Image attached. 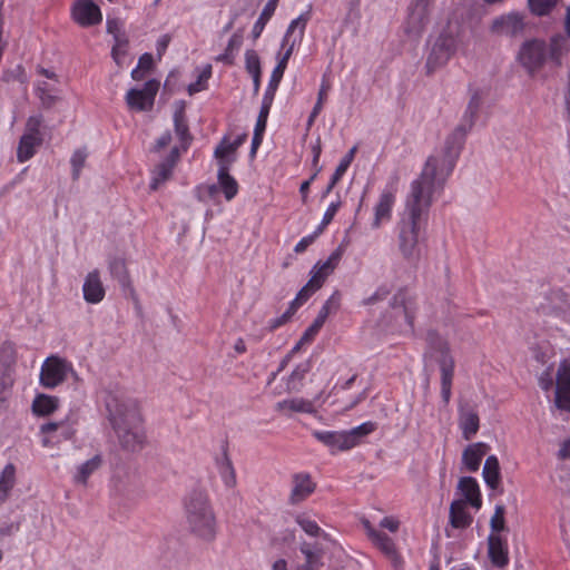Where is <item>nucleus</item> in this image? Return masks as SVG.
<instances>
[{
	"label": "nucleus",
	"mask_w": 570,
	"mask_h": 570,
	"mask_svg": "<svg viewBox=\"0 0 570 570\" xmlns=\"http://www.w3.org/2000/svg\"><path fill=\"white\" fill-rule=\"evenodd\" d=\"M556 406L566 412H570V357L560 362L556 374Z\"/></svg>",
	"instance_id": "4468645a"
},
{
	"label": "nucleus",
	"mask_w": 570,
	"mask_h": 570,
	"mask_svg": "<svg viewBox=\"0 0 570 570\" xmlns=\"http://www.w3.org/2000/svg\"><path fill=\"white\" fill-rule=\"evenodd\" d=\"M236 150L237 149L230 144V140L224 137L214 151L218 168L225 166L226 169H229L232 164L236 160Z\"/></svg>",
	"instance_id": "2f4dec72"
},
{
	"label": "nucleus",
	"mask_w": 570,
	"mask_h": 570,
	"mask_svg": "<svg viewBox=\"0 0 570 570\" xmlns=\"http://www.w3.org/2000/svg\"><path fill=\"white\" fill-rule=\"evenodd\" d=\"M341 206H342V202L340 198L335 202H332L328 205V207L326 208V210L323 215L321 225L317 228L318 233H322V230L333 220L334 216L336 215V213L338 212Z\"/></svg>",
	"instance_id": "4d7b16f0"
},
{
	"label": "nucleus",
	"mask_w": 570,
	"mask_h": 570,
	"mask_svg": "<svg viewBox=\"0 0 570 570\" xmlns=\"http://www.w3.org/2000/svg\"><path fill=\"white\" fill-rule=\"evenodd\" d=\"M341 305V294L338 291H335L324 303V305L320 309V314L325 318L328 317L331 313H335L338 311Z\"/></svg>",
	"instance_id": "603ef678"
},
{
	"label": "nucleus",
	"mask_w": 570,
	"mask_h": 570,
	"mask_svg": "<svg viewBox=\"0 0 570 570\" xmlns=\"http://www.w3.org/2000/svg\"><path fill=\"white\" fill-rule=\"evenodd\" d=\"M42 124V117L40 115L37 116H30L26 124V135H31L33 137H41L40 136V126Z\"/></svg>",
	"instance_id": "bf43d9fd"
},
{
	"label": "nucleus",
	"mask_w": 570,
	"mask_h": 570,
	"mask_svg": "<svg viewBox=\"0 0 570 570\" xmlns=\"http://www.w3.org/2000/svg\"><path fill=\"white\" fill-rule=\"evenodd\" d=\"M525 28V16L513 10L492 18L488 32L493 38L513 40L523 36Z\"/></svg>",
	"instance_id": "6e6552de"
},
{
	"label": "nucleus",
	"mask_w": 570,
	"mask_h": 570,
	"mask_svg": "<svg viewBox=\"0 0 570 570\" xmlns=\"http://www.w3.org/2000/svg\"><path fill=\"white\" fill-rule=\"evenodd\" d=\"M479 111L466 106L461 122L446 136L441 148L426 159L424 166L431 167L440 179H448L463 148L468 132L472 129Z\"/></svg>",
	"instance_id": "20e7f679"
},
{
	"label": "nucleus",
	"mask_w": 570,
	"mask_h": 570,
	"mask_svg": "<svg viewBox=\"0 0 570 570\" xmlns=\"http://www.w3.org/2000/svg\"><path fill=\"white\" fill-rule=\"evenodd\" d=\"M180 156L179 147L175 146L170 149L169 155L157 165L155 170L153 171V177L150 181V188L156 190L161 184L168 180L171 176L173 169Z\"/></svg>",
	"instance_id": "412c9836"
},
{
	"label": "nucleus",
	"mask_w": 570,
	"mask_h": 570,
	"mask_svg": "<svg viewBox=\"0 0 570 570\" xmlns=\"http://www.w3.org/2000/svg\"><path fill=\"white\" fill-rule=\"evenodd\" d=\"M318 230L315 232L314 234L312 235H307L305 237H303L294 247V252L297 253V254H301L303 252H305L307 249L308 246H311L315 238L317 237L318 235Z\"/></svg>",
	"instance_id": "69168bd1"
},
{
	"label": "nucleus",
	"mask_w": 570,
	"mask_h": 570,
	"mask_svg": "<svg viewBox=\"0 0 570 570\" xmlns=\"http://www.w3.org/2000/svg\"><path fill=\"white\" fill-rule=\"evenodd\" d=\"M283 49L285 51H284L283 56L278 59V62H277L276 67L274 68V70H278L279 72H282L284 75L285 69L287 67V62L294 51V48L285 47Z\"/></svg>",
	"instance_id": "338daca9"
},
{
	"label": "nucleus",
	"mask_w": 570,
	"mask_h": 570,
	"mask_svg": "<svg viewBox=\"0 0 570 570\" xmlns=\"http://www.w3.org/2000/svg\"><path fill=\"white\" fill-rule=\"evenodd\" d=\"M445 181L429 165L411 183L404 210L395 227L397 249L403 259L411 263L420 261L426 238L430 207Z\"/></svg>",
	"instance_id": "f257e3e1"
},
{
	"label": "nucleus",
	"mask_w": 570,
	"mask_h": 570,
	"mask_svg": "<svg viewBox=\"0 0 570 570\" xmlns=\"http://www.w3.org/2000/svg\"><path fill=\"white\" fill-rule=\"evenodd\" d=\"M539 386L546 392L550 391L553 386L556 387V381L549 368L540 375Z\"/></svg>",
	"instance_id": "e2e57ef3"
},
{
	"label": "nucleus",
	"mask_w": 570,
	"mask_h": 570,
	"mask_svg": "<svg viewBox=\"0 0 570 570\" xmlns=\"http://www.w3.org/2000/svg\"><path fill=\"white\" fill-rule=\"evenodd\" d=\"M432 3L423 0H413L407 9L404 21V31L409 36H420L429 23L430 9Z\"/></svg>",
	"instance_id": "f8f14e48"
},
{
	"label": "nucleus",
	"mask_w": 570,
	"mask_h": 570,
	"mask_svg": "<svg viewBox=\"0 0 570 570\" xmlns=\"http://www.w3.org/2000/svg\"><path fill=\"white\" fill-rule=\"evenodd\" d=\"M390 294V289L386 286H380L376 291L370 295L368 297L363 299V305H374L381 301H384Z\"/></svg>",
	"instance_id": "13d9d810"
},
{
	"label": "nucleus",
	"mask_w": 570,
	"mask_h": 570,
	"mask_svg": "<svg viewBox=\"0 0 570 570\" xmlns=\"http://www.w3.org/2000/svg\"><path fill=\"white\" fill-rule=\"evenodd\" d=\"M441 355L438 360L440 367L441 397L444 404L450 402L452 395V382L454 376V360L450 354V348L445 342L440 344Z\"/></svg>",
	"instance_id": "ddd939ff"
},
{
	"label": "nucleus",
	"mask_w": 570,
	"mask_h": 570,
	"mask_svg": "<svg viewBox=\"0 0 570 570\" xmlns=\"http://www.w3.org/2000/svg\"><path fill=\"white\" fill-rule=\"evenodd\" d=\"M311 18L312 6L309 4L306 11L302 12L297 18L293 19L289 22L286 32L282 39V48H295L296 45L302 42L305 35L306 26Z\"/></svg>",
	"instance_id": "f3484780"
},
{
	"label": "nucleus",
	"mask_w": 570,
	"mask_h": 570,
	"mask_svg": "<svg viewBox=\"0 0 570 570\" xmlns=\"http://www.w3.org/2000/svg\"><path fill=\"white\" fill-rule=\"evenodd\" d=\"M488 556L491 563L501 569L509 563L508 541L501 534L490 533L488 537Z\"/></svg>",
	"instance_id": "a211bd4d"
},
{
	"label": "nucleus",
	"mask_w": 570,
	"mask_h": 570,
	"mask_svg": "<svg viewBox=\"0 0 570 570\" xmlns=\"http://www.w3.org/2000/svg\"><path fill=\"white\" fill-rule=\"evenodd\" d=\"M243 45V36L240 33H234L225 49V51L219 55L216 60L219 62H224L226 65H232L234 62L235 56L238 52Z\"/></svg>",
	"instance_id": "79ce46f5"
},
{
	"label": "nucleus",
	"mask_w": 570,
	"mask_h": 570,
	"mask_svg": "<svg viewBox=\"0 0 570 570\" xmlns=\"http://www.w3.org/2000/svg\"><path fill=\"white\" fill-rule=\"evenodd\" d=\"M16 364V348L12 343H3L0 347V379H13Z\"/></svg>",
	"instance_id": "c756f323"
},
{
	"label": "nucleus",
	"mask_w": 570,
	"mask_h": 570,
	"mask_svg": "<svg viewBox=\"0 0 570 570\" xmlns=\"http://www.w3.org/2000/svg\"><path fill=\"white\" fill-rule=\"evenodd\" d=\"M41 137H33L31 135L23 134L20 138L17 158L19 163H24L33 157L36 148L41 145Z\"/></svg>",
	"instance_id": "f704fd0d"
},
{
	"label": "nucleus",
	"mask_w": 570,
	"mask_h": 570,
	"mask_svg": "<svg viewBox=\"0 0 570 570\" xmlns=\"http://www.w3.org/2000/svg\"><path fill=\"white\" fill-rule=\"evenodd\" d=\"M36 92H37L38 98L41 101V105L45 108L52 107L56 104V101L58 100V97L50 92L46 82L39 83L36 89Z\"/></svg>",
	"instance_id": "864d4df0"
},
{
	"label": "nucleus",
	"mask_w": 570,
	"mask_h": 570,
	"mask_svg": "<svg viewBox=\"0 0 570 570\" xmlns=\"http://www.w3.org/2000/svg\"><path fill=\"white\" fill-rule=\"evenodd\" d=\"M159 83L156 80H149L142 89H130L126 95V102L130 109L144 111L153 107Z\"/></svg>",
	"instance_id": "2eb2a0df"
},
{
	"label": "nucleus",
	"mask_w": 570,
	"mask_h": 570,
	"mask_svg": "<svg viewBox=\"0 0 570 570\" xmlns=\"http://www.w3.org/2000/svg\"><path fill=\"white\" fill-rule=\"evenodd\" d=\"M459 428L462 431V438L471 440L479 431L480 419L478 412L470 406L459 409Z\"/></svg>",
	"instance_id": "b1692460"
},
{
	"label": "nucleus",
	"mask_w": 570,
	"mask_h": 570,
	"mask_svg": "<svg viewBox=\"0 0 570 570\" xmlns=\"http://www.w3.org/2000/svg\"><path fill=\"white\" fill-rule=\"evenodd\" d=\"M558 0H528L529 8L535 16L548 14L557 4Z\"/></svg>",
	"instance_id": "3c124183"
},
{
	"label": "nucleus",
	"mask_w": 570,
	"mask_h": 570,
	"mask_svg": "<svg viewBox=\"0 0 570 570\" xmlns=\"http://www.w3.org/2000/svg\"><path fill=\"white\" fill-rule=\"evenodd\" d=\"M322 286H320L315 281L309 278L307 284L301 288L297 293L296 297L291 302L289 307L293 308L294 312L297 311L299 306H302L307 299Z\"/></svg>",
	"instance_id": "a18cd8bd"
},
{
	"label": "nucleus",
	"mask_w": 570,
	"mask_h": 570,
	"mask_svg": "<svg viewBox=\"0 0 570 570\" xmlns=\"http://www.w3.org/2000/svg\"><path fill=\"white\" fill-rule=\"evenodd\" d=\"M187 531L203 542H213L218 533L216 513L205 491H193L184 500Z\"/></svg>",
	"instance_id": "39448f33"
},
{
	"label": "nucleus",
	"mask_w": 570,
	"mask_h": 570,
	"mask_svg": "<svg viewBox=\"0 0 570 570\" xmlns=\"http://www.w3.org/2000/svg\"><path fill=\"white\" fill-rule=\"evenodd\" d=\"M271 107L272 106L262 104L259 115L256 120L255 129L265 131Z\"/></svg>",
	"instance_id": "0e129e2a"
},
{
	"label": "nucleus",
	"mask_w": 570,
	"mask_h": 570,
	"mask_svg": "<svg viewBox=\"0 0 570 570\" xmlns=\"http://www.w3.org/2000/svg\"><path fill=\"white\" fill-rule=\"evenodd\" d=\"M458 39L455 32L450 29L441 31L431 42L425 67L428 72H433L444 66L456 50Z\"/></svg>",
	"instance_id": "1a4fd4ad"
},
{
	"label": "nucleus",
	"mask_w": 570,
	"mask_h": 570,
	"mask_svg": "<svg viewBox=\"0 0 570 570\" xmlns=\"http://www.w3.org/2000/svg\"><path fill=\"white\" fill-rule=\"evenodd\" d=\"M479 111L466 106L461 122L446 136L441 148L426 159L424 166L431 167L440 179H448L463 148L468 132L472 129Z\"/></svg>",
	"instance_id": "7ed1b4c3"
},
{
	"label": "nucleus",
	"mask_w": 570,
	"mask_h": 570,
	"mask_svg": "<svg viewBox=\"0 0 570 570\" xmlns=\"http://www.w3.org/2000/svg\"><path fill=\"white\" fill-rule=\"evenodd\" d=\"M16 483V466L8 463L0 473V504L9 497Z\"/></svg>",
	"instance_id": "58836bf2"
},
{
	"label": "nucleus",
	"mask_w": 570,
	"mask_h": 570,
	"mask_svg": "<svg viewBox=\"0 0 570 570\" xmlns=\"http://www.w3.org/2000/svg\"><path fill=\"white\" fill-rule=\"evenodd\" d=\"M295 522L309 537L328 540L330 535L318 525L316 520L308 513L296 514Z\"/></svg>",
	"instance_id": "c85d7f7f"
},
{
	"label": "nucleus",
	"mask_w": 570,
	"mask_h": 570,
	"mask_svg": "<svg viewBox=\"0 0 570 570\" xmlns=\"http://www.w3.org/2000/svg\"><path fill=\"white\" fill-rule=\"evenodd\" d=\"M343 256L342 247H337L324 262H318L311 271V278L323 286L326 278L335 271Z\"/></svg>",
	"instance_id": "4be33fe9"
},
{
	"label": "nucleus",
	"mask_w": 570,
	"mask_h": 570,
	"mask_svg": "<svg viewBox=\"0 0 570 570\" xmlns=\"http://www.w3.org/2000/svg\"><path fill=\"white\" fill-rule=\"evenodd\" d=\"M372 542L390 559L395 569L403 566V559L396 550L394 541L385 533L379 532Z\"/></svg>",
	"instance_id": "bb28decb"
},
{
	"label": "nucleus",
	"mask_w": 570,
	"mask_h": 570,
	"mask_svg": "<svg viewBox=\"0 0 570 570\" xmlns=\"http://www.w3.org/2000/svg\"><path fill=\"white\" fill-rule=\"evenodd\" d=\"M86 159H87V153L82 149H78L72 154V156L70 158V164L72 167V178L73 179L79 178L80 171H81L82 167L85 166Z\"/></svg>",
	"instance_id": "5fc2aeb1"
},
{
	"label": "nucleus",
	"mask_w": 570,
	"mask_h": 570,
	"mask_svg": "<svg viewBox=\"0 0 570 570\" xmlns=\"http://www.w3.org/2000/svg\"><path fill=\"white\" fill-rule=\"evenodd\" d=\"M72 17L82 27L98 24L102 20L101 11L94 0H78L72 7Z\"/></svg>",
	"instance_id": "dca6fc26"
},
{
	"label": "nucleus",
	"mask_w": 570,
	"mask_h": 570,
	"mask_svg": "<svg viewBox=\"0 0 570 570\" xmlns=\"http://www.w3.org/2000/svg\"><path fill=\"white\" fill-rule=\"evenodd\" d=\"M450 523L456 529H465L472 523V517L466 510L465 501L455 500L451 503Z\"/></svg>",
	"instance_id": "cd10ccee"
},
{
	"label": "nucleus",
	"mask_w": 570,
	"mask_h": 570,
	"mask_svg": "<svg viewBox=\"0 0 570 570\" xmlns=\"http://www.w3.org/2000/svg\"><path fill=\"white\" fill-rule=\"evenodd\" d=\"M491 533L501 534L507 529L505 525V508L502 504H497L494 513L490 519Z\"/></svg>",
	"instance_id": "09e8293b"
},
{
	"label": "nucleus",
	"mask_w": 570,
	"mask_h": 570,
	"mask_svg": "<svg viewBox=\"0 0 570 570\" xmlns=\"http://www.w3.org/2000/svg\"><path fill=\"white\" fill-rule=\"evenodd\" d=\"M108 419L124 448L136 451L145 442L142 419L135 400L109 394L106 399Z\"/></svg>",
	"instance_id": "f03ea898"
},
{
	"label": "nucleus",
	"mask_w": 570,
	"mask_h": 570,
	"mask_svg": "<svg viewBox=\"0 0 570 570\" xmlns=\"http://www.w3.org/2000/svg\"><path fill=\"white\" fill-rule=\"evenodd\" d=\"M276 410L284 414L292 412L312 413L314 411V404L303 397H293L277 402Z\"/></svg>",
	"instance_id": "7c9ffc66"
},
{
	"label": "nucleus",
	"mask_w": 570,
	"mask_h": 570,
	"mask_svg": "<svg viewBox=\"0 0 570 570\" xmlns=\"http://www.w3.org/2000/svg\"><path fill=\"white\" fill-rule=\"evenodd\" d=\"M174 127L175 134L180 141L179 149L186 150L191 140V137L189 135L188 125L185 118V111L183 107L176 110L174 114Z\"/></svg>",
	"instance_id": "4c0bfd02"
},
{
	"label": "nucleus",
	"mask_w": 570,
	"mask_h": 570,
	"mask_svg": "<svg viewBox=\"0 0 570 570\" xmlns=\"http://www.w3.org/2000/svg\"><path fill=\"white\" fill-rule=\"evenodd\" d=\"M62 429V435L66 438V439H69L71 436V432L69 431V428H66L65 424L62 422H49V423H46V424H42L40 430L42 433H47V434H50L55 431H58Z\"/></svg>",
	"instance_id": "680f3d73"
},
{
	"label": "nucleus",
	"mask_w": 570,
	"mask_h": 570,
	"mask_svg": "<svg viewBox=\"0 0 570 570\" xmlns=\"http://www.w3.org/2000/svg\"><path fill=\"white\" fill-rule=\"evenodd\" d=\"M482 475L485 484L490 489L495 490L499 487L501 475L499 460L495 455H490L487 458L483 465Z\"/></svg>",
	"instance_id": "72a5a7b5"
},
{
	"label": "nucleus",
	"mask_w": 570,
	"mask_h": 570,
	"mask_svg": "<svg viewBox=\"0 0 570 570\" xmlns=\"http://www.w3.org/2000/svg\"><path fill=\"white\" fill-rule=\"evenodd\" d=\"M458 489L463 497L465 504L479 510L482 505L480 488L476 480L472 476H463L459 480Z\"/></svg>",
	"instance_id": "393cba45"
},
{
	"label": "nucleus",
	"mask_w": 570,
	"mask_h": 570,
	"mask_svg": "<svg viewBox=\"0 0 570 570\" xmlns=\"http://www.w3.org/2000/svg\"><path fill=\"white\" fill-rule=\"evenodd\" d=\"M311 368L312 365L308 360L299 363L288 376L287 390L297 391L301 387L304 377L311 371Z\"/></svg>",
	"instance_id": "37998d69"
},
{
	"label": "nucleus",
	"mask_w": 570,
	"mask_h": 570,
	"mask_svg": "<svg viewBox=\"0 0 570 570\" xmlns=\"http://www.w3.org/2000/svg\"><path fill=\"white\" fill-rule=\"evenodd\" d=\"M58 402L56 396L39 394L32 402V411L37 415H49L57 410Z\"/></svg>",
	"instance_id": "ea45409f"
},
{
	"label": "nucleus",
	"mask_w": 570,
	"mask_h": 570,
	"mask_svg": "<svg viewBox=\"0 0 570 570\" xmlns=\"http://www.w3.org/2000/svg\"><path fill=\"white\" fill-rule=\"evenodd\" d=\"M217 181L219 189L224 193L225 199L230 202L238 193V184L234 177L229 175V169L225 166L217 170Z\"/></svg>",
	"instance_id": "473e14b6"
},
{
	"label": "nucleus",
	"mask_w": 570,
	"mask_h": 570,
	"mask_svg": "<svg viewBox=\"0 0 570 570\" xmlns=\"http://www.w3.org/2000/svg\"><path fill=\"white\" fill-rule=\"evenodd\" d=\"M380 527L391 532H396L400 528V521L394 517H385L381 520Z\"/></svg>",
	"instance_id": "774afa93"
},
{
	"label": "nucleus",
	"mask_w": 570,
	"mask_h": 570,
	"mask_svg": "<svg viewBox=\"0 0 570 570\" xmlns=\"http://www.w3.org/2000/svg\"><path fill=\"white\" fill-rule=\"evenodd\" d=\"M128 40L125 35H116L115 43L111 49V56L118 66H121L124 58L127 55Z\"/></svg>",
	"instance_id": "8fccbe9b"
},
{
	"label": "nucleus",
	"mask_w": 570,
	"mask_h": 570,
	"mask_svg": "<svg viewBox=\"0 0 570 570\" xmlns=\"http://www.w3.org/2000/svg\"><path fill=\"white\" fill-rule=\"evenodd\" d=\"M82 294L83 299L89 304H98L105 298L106 289L98 269H94L86 275Z\"/></svg>",
	"instance_id": "aec40b11"
},
{
	"label": "nucleus",
	"mask_w": 570,
	"mask_h": 570,
	"mask_svg": "<svg viewBox=\"0 0 570 570\" xmlns=\"http://www.w3.org/2000/svg\"><path fill=\"white\" fill-rule=\"evenodd\" d=\"M245 68L249 75L262 72L259 57L253 49L245 52Z\"/></svg>",
	"instance_id": "6e6d98bb"
},
{
	"label": "nucleus",
	"mask_w": 570,
	"mask_h": 570,
	"mask_svg": "<svg viewBox=\"0 0 570 570\" xmlns=\"http://www.w3.org/2000/svg\"><path fill=\"white\" fill-rule=\"evenodd\" d=\"M219 474L226 487L234 488L236 485V473L230 460L226 455L219 462Z\"/></svg>",
	"instance_id": "de8ad7c7"
},
{
	"label": "nucleus",
	"mask_w": 570,
	"mask_h": 570,
	"mask_svg": "<svg viewBox=\"0 0 570 570\" xmlns=\"http://www.w3.org/2000/svg\"><path fill=\"white\" fill-rule=\"evenodd\" d=\"M72 379L76 383L81 380L68 360L59 355L48 356L40 368L39 383L45 389H55Z\"/></svg>",
	"instance_id": "0eeeda50"
},
{
	"label": "nucleus",
	"mask_w": 570,
	"mask_h": 570,
	"mask_svg": "<svg viewBox=\"0 0 570 570\" xmlns=\"http://www.w3.org/2000/svg\"><path fill=\"white\" fill-rule=\"evenodd\" d=\"M212 77V66L206 65L202 70L198 71L197 79L195 82H191L187 91L190 96L204 91L207 89L208 80Z\"/></svg>",
	"instance_id": "49530a36"
},
{
	"label": "nucleus",
	"mask_w": 570,
	"mask_h": 570,
	"mask_svg": "<svg viewBox=\"0 0 570 570\" xmlns=\"http://www.w3.org/2000/svg\"><path fill=\"white\" fill-rule=\"evenodd\" d=\"M399 176L393 175L392 177H390L386 185L382 189L379 199L373 208L374 218L372 222V228L377 229L383 224L391 220L392 210L395 205L396 194L399 190Z\"/></svg>",
	"instance_id": "9b49d317"
},
{
	"label": "nucleus",
	"mask_w": 570,
	"mask_h": 570,
	"mask_svg": "<svg viewBox=\"0 0 570 570\" xmlns=\"http://www.w3.org/2000/svg\"><path fill=\"white\" fill-rule=\"evenodd\" d=\"M101 462V456L95 455L86 462L79 464L77 466L76 473L73 474L75 483L86 485L90 475L100 468Z\"/></svg>",
	"instance_id": "e433bc0d"
},
{
	"label": "nucleus",
	"mask_w": 570,
	"mask_h": 570,
	"mask_svg": "<svg viewBox=\"0 0 570 570\" xmlns=\"http://www.w3.org/2000/svg\"><path fill=\"white\" fill-rule=\"evenodd\" d=\"M357 147H352L348 153L341 159L338 166L336 167L334 174L332 175L327 187L323 193V197H326L335 187V185L341 180L346 170L348 169L351 163L353 161Z\"/></svg>",
	"instance_id": "c9c22d12"
},
{
	"label": "nucleus",
	"mask_w": 570,
	"mask_h": 570,
	"mask_svg": "<svg viewBox=\"0 0 570 570\" xmlns=\"http://www.w3.org/2000/svg\"><path fill=\"white\" fill-rule=\"evenodd\" d=\"M487 451L488 445L483 442H476L468 445L462 453V462L465 468L471 472L478 471Z\"/></svg>",
	"instance_id": "a878e982"
},
{
	"label": "nucleus",
	"mask_w": 570,
	"mask_h": 570,
	"mask_svg": "<svg viewBox=\"0 0 570 570\" xmlns=\"http://www.w3.org/2000/svg\"><path fill=\"white\" fill-rule=\"evenodd\" d=\"M278 1L279 0H268L265 7L263 8L258 19L256 20L252 29V36L255 40L261 37L266 23L274 14Z\"/></svg>",
	"instance_id": "a19ab883"
},
{
	"label": "nucleus",
	"mask_w": 570,
	"mask_h": 570,
	"mask_svg": "<svg viewBox=\"0 0 570 570\" xmlns=\"http://www.w3.org/2000/svg\"><path fill=\"white\" fill-rule=\"evenodd\" d=\"M548 47V59L553 67H560L564 57L570 52V41L564 35L558 33L550 38Z\"/></svg>",
	"instance_id": "5701e85b"
},
{
	"label": "nucleus",
	"mask_w": 570,
	"mask_h": 570,
	"mask_svg": "<svg viewBox=\"0 0 570 570\" xmlns=\"http://www.w3.org/2000/svg\"><path fill=\"white\" fill-rule=\"evenodd\" d=\"M108 268L110 275L117 279L121 286H126L129 283V276L126 268V263L120 257H115L109 261Z\"/></svg>",
	"instance_id": "c03bdc74"
},
{
	"label": "nucleus",
	"mask_w": 570,
	"mask_h": 570,
	"mask_svg": "<svg viewBox=\"0 0 570 570\" xmlns=\"http://www.w3.org/2000/svg\"><path fill=\"white\" fill-rule=\"evenodd\" d=\"M316 484L308 473H296L292 478L289 503L298 504L305 501L314 491Z\"/></svg>",
	"instance_id": "6ab92c4d"
},
{
	"label": "nucleus",
	"mask_w": 570,
	"mask_h": 570,
	"mask_svg": "<svg viewBox=\"0 0 570 570\" xmlns=\"http://www.w3.org/2000/svg\"><path fill=\"white\" fill-rule=\"evenodd\" d=\"M517 59L530 75H534L546 62H549L547 43L539 39L524 41L518 51Z\"/></svg>",
	"instance_id": "9d476101"
},
{
	"label": "nucleus",
	"mask_w": 570,
	"mask_h": 570,
	"mask_svg": "<svg viewBox=\"0 0 570 570\" xmlns=\"http://www.w3.org/2000/svg\"><path fill=\"white\" fill-rule=\"evenodd\" d=\"M13 385V379H0V410L3 409L10 396V390Z\"/></svg>",
	"instance_id": "052dcab7"
},
{
	"label": "nucleus",
	"mask_w": 570,
	"mask_h": 570,
	"mask_svg": "<svg viewBox=\"0 0 570 570\" xmlns=\"http://www.w3.org/2000/svg\"><path fill=\"white\" fill-rule=\"evenodd\" d=\"M375 429L374 423L365 422L348 431H318L312 432V435L330 449L332 453L336 451H347L356 446L361 440L372 433Z\"/></svg>",
	"instance_id": "423d86ee"
}]
</instances>
